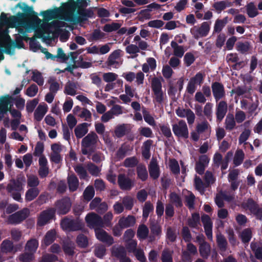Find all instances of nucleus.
Returning a JSON list of instances; mask_svg holds the SVG:
<instances>
[{
    "instance_id": "1",
    "label": "nucleus",
    "mask_w": 262,
    "mask_h": 262,
    "mask_svg": "<svg viewBox=\"0 0 262 262\" xmlns=\"http://www.w3.org/2000/svg\"><path fill=\"white\" fill-rule=\"evenodd\" d=\"M77 4L74 1H70L66 4L62 8L55 11H47L45 13V17L51 19L60 17L62 20H64L71 24L76 23V18L74 14L77 8Z\"/></svg>"
},
{
    "instance_id": "2",
    "label": "nucleus",
    "mask_w": 262,
    "mask_h": 262,
    "mask_svg": "<svg viewBox=\"0 0 262 262\" xmlns=\"http://www.w3.org/2000/svg\"><path fill=\"white\" fill-rule=\"evenodd\" d=\"M66 27L63 21L54 20L51 23H42L35 31V35L38 38L50 40L54 37L57 31V28Z\"/></svg>"
},
{
    "instance_id": "3",
    "label": "nucleus",
    "mask_w": 262,
    "mask_h": 262,
    "mask_svg": "<svg viewBox=\"0 0 262 262\" xmlns=\"http://www.w3.org/2000/svg\"><path fill=\"white\" fill-rule=\"evenodd\" d=\"M163 79L162 77H155L152 78L151 82V88L153 92L154 101L158 103H162L165 96V94L162 91V81Z\"/></svg>"
},
{
    "instance_id": "4",
    "label": "nucleus",
    "mask_w": 262,
    "mask_h": 262,
    "mask_svg": "<svg viewBox=\"0 0 262 262\" xmlns=\"http://www.w3.org/2000/svg\"><path fill=\"white\" fill-rule=\"evenodd\" d=\"M23 189V184L19 180H12L7 185V190L10 195L16 201L21 202L20 191Z\"/></svg>"
},
{
    "instance_id": "5",
    "label": "nucleus",
    "mask_w": 262,
    "mask_h": 262,
    "mask_svg": "<svg viewBox=\"0 0 262 262\" xmlns=\"http://www.w3.org/2000/svg\"><path fill=\"white\" fill-rule=\"evenodd\" d=\"M174 135L178 138L187 139L189 136V130L186 122L183 120H179L172 125Z\"/></svg>"
},
{
    "instance_id": "6",
    "label": "nucleus",
    "mask_w": 262,
    "mask_h": 262,
    "mask_svg": "<svg viewBox=\"0 0 262 262\" xmlns=\"http://www.w3.org/2000/svg\"><path fill=\"white\" fill-rule=\"evenodd\" d=\"M210 23L208 22L203 23L200 27L194 26L190 29V32L193 36L198 39L207 35L210 30Z\"/></svg>"
},
{
    "instance_id": "7",
    "label": "nucleus",
    "mask_w": 262,
    "mask_h": 262,
    "mask_svg": "<svg viewBox=\"0 0 262 262\" xmlns=\"http://www.w3.org/2000/svg\"><path fill=\"white\" fill-rule=\"evenodd\" d=\"M85 221L90 228L96 229L103 227L101 217L95 213H90L85 217Z\"/></svg>"
},
{
    "instance_id": "8",
    "label": "nucleus",
    "mask_w": 262,
    "mask_h": 262,
    "mask_svg": "<svg viewBox=\"0 0 262 262\" xmlns=\"http://www.w3.org/2000/svg\"><path fill=\"white\" fill-rule=\"evenodd\" d=\"M30 211L28 208H24L8 217V222L10 224H18L25 220L29 215Z\"/></svg>"
},
{
    "instance_id": "9",
    "label": "nucleus",
    "mask_w": 262,
    "mask_h": 262,
    "mask_svg": "<svg viewBox=\"0 0 262 262\" xmlns=\"http://www.w3.org/2000/svg\"><path fill=\"white\" fill-rule=\"evenodd\" d=\"M71 202L69 198H63L57 202L56 204V210L60 214L67 213L70 210Z\"/></svg>"
},
{
    "instance_id": "10",
    "label": "nucleus",
    "mask_w": 262,
    "mask_h": 262,
    "mask_svg": "<svg viewBox=\"0 0 262 262\" xmlns=\"http://www.w3.org/2000/svg\"><path fill=\"white\" fill-rule=\"evenodd\" d=\"M55 211L53 208H49L41 212L38 218L37 225L43 226L49 223L54 217Z\"/></svg>"
},
{
    "instance_id": "11",
    "label": "nucleus",
    "mask_w": 262,
    "mask_h": 262,
    "mask_svg": "<svg viewBox=\"0 0 262 262\" xmlns=\"http://www.w3.org/2000/svg\"><path fill=\"white\" fill-rule=\"evenodd\" d=\"M63 146L59 143H54L51 145V160L55 163H59L62 160L60 155L63 150Z\"/></svg>"
},
{
    "instance_id": "12",
    "label": "nucleus",
    "mask_w": 262,
    "mask_h": 262,
    "mask_svg": "<svg viewBox=\"0 0 262 262\" xmlns=\"http://www.w3.org/2000/svg\"><path fill=\"white\" fill-rule=\"evenodd\" d=\"M176 113L179 117H186L189 125H192L194 122L195 116L191 110L179 107L176 110Z\"/></svg>"
},
{
    "instance_id": "13",
    "label": "nucleus",
    "mask_w": 262,
    "mask_h": 262,
    "mask_svg": "<svg viewBox=\"0 0 262 262\" xmlns=\"http://www.w3.org/2000/svg\"><path fill=\"white\" fill-rule=\"evenodd\" d=\"M95 232L97 238L100 241L106 243L108 246L114 243L113 237L109 235L105 231L101 229L100 227L95 229Z\"/></svg>"
},
{
    "instance_id": "14",
    "label": "nucleus",
    "mask_w": 262,
    "mask_h": 262,
    "mask_svg": "<svg viewBox=\"0 0 262 262\" xmlns=\"http://www.w3.org/2000/svg\"><path fill=\"white\" fill-rule=\"evenodd\" d=\"M98 136L94 132L88 134L82 140L81 145L83 147L93 148L98 142Z\"/></svg>"
},
{
    "instance_id": "15",
    "label": "nucleus",
    "mask_w": 262,
    "mask_h": 262,
    "mask_svg": "<svg viewBox=\"0 0 262 262\" xmlns=\"http://www.w3.org/2000/svg\"><path fill=\"white\" fill-rule=\"evenodd\" d=\"M122 51L120 49L114 51L109 56L107 64L109 66L113 67L114 68H118L121 63L122 60L120 59V56Z\"/></svg>"
},
{
    "instance_id": "16",
    "label": "nucleus",
    "mask_w": 262,
    "mask_h": 262,
    "mask_svg": "<svg viewBox=\"0 0 262 262\" xmlns=\"http://www.w3.org/2000/svg\"><path fill=\"white\" fill-rule=\"evenodd\" d=\"M118 183L120 188L124 190H129L133 186V182L124 174H119L118 178Z\"/></svg>"
},
{
    "instance_id": "17",
    "label": "nucleus",
    "mask_w": 262,
    "mask_h": 262,
    "mask_svg": "<svg viewBox=\"0 0 262 262\" xmlns=\"http://www.w3.org/2000/svg\"><path fill=\"white\" fill-rule=\"evenodd\" d=\"M202 221L204 227L206 235L208 239L212 240V222H211L210 217L207 215H203L202 216Z\"/></svg>"
},
{
    "instance_id": "18",
    "label": "nucleus",
    "mask_w": 262,
    "mask_h": 262,
    "mask_svg": "<svg viewBox=\"0 0 262 262\" xmlns=\"http://www.w3.org/2000/svg\"><path fill=\"white\" fill-rule=\"evenodd\" d=\"M212 90L213 96L216 101L225 95L223 85L219 82H214L212 84Z\"/></svg>"
},
{
    "instance_id": "19",
    "label": "nucleus",
    "mask_w": 262,
    "mask_h": 262,
    "mask_svg": "<svg viewBox=\"0 0 262 262\" xmlns=\"http://www.w3.org/2000/svg\"><path fill=\"white\" fill-rule=\"evenodd\" d=\"M227 112V104L224 101H220L216 105V119L220 122L224 118Z\"/></svg>"
},
{
    "instance_id": "20",
    "label": "nucleus",
    "mask_w": 262,
    "mask_h": 262,
    "mask_svg": "<svg viewBox=\"0 0 262 262\" xmlns=\"http://www.w3.org/2000/svg\"><path fill=\"white\" fill-rule=\"evenodd\" d=\"M1 251L3 253H14L17 250L14 248L12 242L8 239H5L2 242L0 245Z\"/></svg>"
},
{
    "instance_id": "21",
    "label": "nucleus",
    "mask_w": 262,
    "mask_h": 262,
    "mask_svg": "<svg viewBox=\"0 0 262 262\" xmlns=\"http://www.w3.org/2000/svg\"><path fill=\"white\" fill-rule=\"evenodd\" d=\"M48 106L46 103H40L34 112V119L40 121L48 112Z\"/></svg>"
},
{
    "instance_id": "22",
    "label": "nucleus",
    "mask_w": 262,
    "mask_h": 262,
    "mask_svg": "<svg viewBox=\"0 0 262 262\" xmlns=\"http://www.w3.org/2000/svg\"><path fill=\"white\" fill-rule=\"evenodd\" d=\"M149 172L151 178L154 179H157L160 175V168L156 159L152 158L149 163Z\"/></svg>"
},
{
    "instance_id": "23",
    "label": "nucleus",
    "mask_w": 262,
    "mask_h": 262,
    "mask_svg": "<svg viewBox=\"0 0 262 262\" xmlns=\"http://www.w3.org/2000/svg\"><path fill=\"white\" fill-rule=\"evenodd\" d=\"M136 223V219L133 215L122 217L119 220V225L124 228L133 226Z\"/></svg>"
},
{
    "instance_id": "24",
    "label": "nucleus",
    "mask_w": 262,
    "mask_h": 262,
    "mask_svg": "<svg viewBox=\"0 0 262 262\" xmlns=\"http://www.w3.org/2000/svg\"><path fill=\"white\" fill-rule=\"evenodd\" d=\"M89 124L87 123H82L78 124L75 128L74 132L77 138H81L88 132V126Z\"/></svg>"
},
{
    "instance_id": "25",
    "label": "nucleus",
    "mask_w": 262,
    "mask_h": 262,
    "mask_svg": "<svg viewBox=\"0 0 262 262\" xmlns=\"http://www.w3.org/2000/svg\"><path fill=\"white\" fill-rule=\"evenodd\" d=\"M157 64L155 58L149 57L147 58L146 62L142 66V71L144 73H148L150 70L154 71L156 68Z\"/></svg>"
},
{
    "instance_id": "26",
    "label": "nucleus",
    "mask_w": 262,
    "mask_h": 262,
    "mask_svg": "<svg viewBox=\"0 0 262 262\" xmlns=\"http://www.w3.org/2000/svg\"><path fill=\"white\" fill-rule=\"evenodd\" d=\"M231 6V2L228 0H224L215 2L213 5V7L218 13H220L222 11Z\"/></svg>"
},
{
    "instance_id": "27",
    "label": "nucleus",
    "mask_w": 262,
    "mask_h": 262,
    "mask_svg": "<svg viewBox=\"0 0 262 262\" xmlns=\"http://www.w3.org/2000/svg\"><path fill=\"white\" fill-rule=\"evenodd\" d=\"M70 191H76L79 186V181L74 174L69 175L67 179Z\"/></svg>"
},
{
    "instance_id": "28",
    "label": "nucleus",
    "mask_w": 262,
    "mask_h": 262,
    "mask_svg": "<svg viewBox=\"0 0 262 262\" xmlns=\"http://www.w3.org/2000/svg\"><path fill=\"white\" fill-rule=\"evenodd\" d=\"M251 48V43L248 41H238L236 45L237 51L242 54L247 53Z\"/></svg>"
},
{
    "instance_id": "29",
    "label": "nucleus",
    "mask_w": 262,
    "mask_h": 262,
    "mask_svg": "<svg viewBox=\"0 0 262 262\" xmlns=\"http://www.w3.org/2000/svg\"><path fill=\"white\" fill-rule=\"evenodd\" d=\"M170 45L173 49L174 55L177 57L181 58L185 51L183 46L178 45V44L174 41H172Z\"/></svg>"
},
{
    "instance_id": "30",
    "label": "nucleus",
    "mask_w": 262,
    "mask_h": 262,
    "mask_svg": "<svg viewBox=\"0 0 262 262\" xmlns=\"http://www.w3.org/2000/svg\"><path fill=\"white\" fill-rule=\"evenodd\" d=\"M252 229L250 228L244 229L239 234V237L244 243H249L252 238Z\"/></svg>"
},
{
    "instance_id": "31",
    "label": "nucleus",
    "mask_w": 262,
    "mask_h": 262,
    "mask_svg": "<svg viewBox=\"0 0 262 262\" xmlns=\"http://www.w3.org/2000/svg\"><path fill=\"white\" fill-rule=\"evenodd\" d=\"M105 36L104 33L100 30H95L91 34L88 36V39L90 41H97L104 38Z\"/></svg>"
},
{
    "instance_id": "32",
    "label": "nucleus",
    "mask_w": 262,
    "mask_h": 262,
    "mask_svg": "<svg viewBox=\"0 0 262 262\" xmlns=\"http://www.w3.org/2000/svg\"><path fill=\"white\" fill-rule=\"evenodd\" d=\"M242 206L245 209L249 210L252 213L256 211V209L258 207L256 203L251 199H249L244 202L242 204Z\"/></svg>"
},
{
    "instance_id": "33",
    "label": "nucleus",
    "mask_w": 262,
    "mask_h": 262,
    "mask_svg": "<svg viewBox=\"0 0 262 262\" xmlns=\"http://www.w3.org/2000/svg\"><path fill=\"white\" fill-rule=\"evenodd\" d=\"M39 193V189L36 187L29 189L25 195V200L27 202H30L36 198Z\"/></svg>"
},
{
    "instance_id": "34",
    "label": "nucleus",
    "mask_w": 262,
    "mask_h": 262,
    "mask_svg": "<svg viewBox=\"0 0 262 262\" xmlns=\"http://www.w3.org/2000/svg\"><path fill=\"white\" fill-rule=\"evenodd\" d=\"M38 246V241L35 239H31L27 242L26 245L25 251L34 254L36 252Z\"/></svg>"
},
{
    "instance_id": "35",
    "label": "nucleus",
    "mask_w": 262,
    "mask_h": 262,
    "mask_svg": "<svg viewBox=\"0 0 262 262\" xmlns=\"http://www.w3.org/2000/svg\"><path fill=\"white\" fill-rule=\"evenodd\" d=\"M246 9L247 13L249 17H254L256 16L258 14V10L255 5L252 2L248 3L246 6Z\"/></svg>"
},
{
    "instance_id": "36",
    "label": "nucleus",
    "mask_w": 262,
    "mask_h": 262,
    "mask_svg": "<svg viewBox=\"0 0 262 262\" xmlns=\"http://www.w3.org/2000/svg\"><path fill=\"white\" fill-rule=\"evenodd\" d=\"M199 251L201 255L205 258H207L210 254V247L206 242H203L200 245Z\"/></svg>"
},
{
    "instance_id": "37",
    "label": "nucleus",
    "mask_w": 262,
    "mask_h": 262,
    "mask_svg": "<svg viewBox=\"0 0 262 262\" xmlns=\"http://www.w3.org/2000/svg\"><path fill=\"white\" fill-rule=\"evenodd\" d=\"M200 223V216L198 213H193L187 221L188 225L191 228H198Z\"/></svg>"
},
{
    "instance_id": "38",
    "label": "nucleus",
    "mask_w": 262,
    "mask_h": 262,
    "mask_svg": "<svg viewBox=\"0 0 262 262\" xmlns=\"http://www.w3.org/2000/svg\"><path fill=\"white\" fill-rule=\"evenodd\" d=\"M149 230L147 227L145 225H141L139 226L137 235L140 239H144L146 238L148 235Z\"/></svg>"
},
{
    "instance_id": "39",
    "label": "nucleus",
    "mask_w": 262,
    "mask_h": 262,
    "mask_svg": "<svg viewBox=\"0 0 262 262\" xmlns=\"http://www.w3.org/2000/svg\"><path fill=\"white\" fill-rule=\"evenodd\" d=\"M112 254L119 258V259L126 256V250L122 246L113 247L112 249Z\"/></svg>"
},
{
    "instance_id": "40",
    "label": "nucleus",
    "mask_w": 262,
    "mask_h": 262,
    "mask_svg": "<svg viewBox=\"0 0 262 262\" xmlns=\"http://www.w3.org/2000/svg\"><path fill=\"white\" fill-rule=\"evenodd\" d=\"M138 48L137 45L130 44L126 47L125 51L131 55L132 58H134L137 57L138 55V54L140 52Z\"/></svg>"
},
{
    "instance_id": "41",
    "label": "nucleus",
    "mask_w": 262,
    "mask_h": 262,
    "mask_svg": "<svg viewBox=\"0 0 262 262\" xmlns=\"http://www.w3.org/2000/svg\"><path fill=\"white\" fill-rule=\"evenodd\" d=\"M128 125L127 124H121L118 125L115 130V134L118 138L123 137L128 130Z\"/></svg>"
},
{
    "instance_id": "42",
    "label": "nucleus",
    "mask_w": 262,
    "mask_h": 262,
    "mask_svg": "<svg viewBox=\"0 0 262 262\" xmlns=\"http://www.w3.org/2000/svg\"><path fill=\"white\" fill-rule=\"evenodd\" d=\"M77 84L75 83L68 82L64 88V93L69 95L74 96L76 94Z\"/></svg>"
},
{
    "instance_id": "43",
    "label": "nucleus",
    "mask_w": 262,
    "mask_h": 262,
    "mask_svg": "<svg viewBox=\"0 0 262 262\" xmlns=\"http://www.w3.org/2000/svg\"><path fill=\"white\" fill-rule=\"evenodd\" d=\"M56 232L54 230L49 231L46 234L43 239V244L46 246L50 245L55 238Z\"/></svg>"
},
{
    "instance_id": "44",
    "label": "nucleus",
    "mask_w": 262,
    "mask_h": 262,
    "mask_svg": "<svg viewBox=\"0 0 262 262\" xmlns=\"http://www.w3.org/2000/svg\"><path fill=\"white\" fill-rule=\"evenodd\" d=\"M245 157V154L242 149H238L236 151L233 163L236 166H238L243 162Z\"/></svg>"
},
{
    "instance_id": "45",
    "label": "nucleus",
    "mask_w": 262,
    "mask_h": 262,
    "mask_svg": "<svg viewBox=\"0 0 262 262\" xmlns=\"http://www.w3.org/2000/svg\"><path fill=\"white\" fill-rule=\"evenodd\" d=\"M225 128L228 130L233 129L235 125V121L233 115H228L226 118L225 122Z\"/></svg>"
},
{
    "instance_id": "46",
    "label": "nucleus",
    "mask_w": 262,
    "mask_h": 262,
    "mask_svg": "<svg viewBox=\"0 0 262 262\" xmlns=\"http://www.w3.org/2000/svg\"><path fill=\"white\" fill-rule=\"evenodd\" d=\"M48 83L50 84L49 90L50 92L56 94L60 89L59 83L53 77H50L49 79Z\"/></svg>"
},
{
    "instance_id": "47",
    "label": "nucleus",
    "mask_w": 262,
    "mask_h": 262,
    "mask_svg": "<svg viewBox=\"0 0 262 262\" xmlns=\"http://www.w3.org/2000/svg\"><path fill=\"white\" fill-rule=\"evenodd\" d=\"M173 252L167 249H164L161 254L162 262H173Z\"/></svg>"
},
{
    "instance_id": "48",
    "label": "nucleus",
    "mask_w": 262,
    "mask_h": 262,
    "mask_svg": "<svg viewBox=\"0 0 262 262\" xmlns=\"http://www.w3.org/2000/svg\"><path fill=\"white\" fill-rule=\"evenodd\" d=\"M169 166L173 174L178 175L180 173V166L178 161L176 159H172L169 160Z\"/></svg>"
},
{
    "instance_id": "49",
    "label": "nucleus",
    "mask_w": 262,
    "mask_h": 262,
    "mask_svg": "<svg viewBox=\"0 0 262 262\" xmlns=\"http://www.w3.org/2000/svg\"><path fill=\"white\" fill-rule=\"evenodd\" d=\"M74 170L81 179H85L87 178L86 170L82 165H77L74 167Z\"/></svg>"
},
{
    "instance_id": "50",
    "label": "nucleus",
    "mask_w": 262,
    "mask_h": 262,
    "mask_svg": "<svg viewBox=\"0 0 262 262\" xmlns=\"http://www.w3.org/2000/svg\"><path fill=\"white\" fill-rule=\"evenodd\" d=\"M216 241L220 249L222 251H225L227 246V242L225 237L221 234H217Z\"/></svg>"
},
{
    "instance_id": "51",
    "label": "nucleus",
    "mask_w": 262,
    "mask_h": 262,
    "mask_svg": "<svg viewBox=\"0 0 262 262\" xmlns=\"http://www.w3.org/2000/svg\"><path fill=\"white\" fill-rule=\"evenodd\" d=\"M121 26V24L118 23H113L105 25L103 27V30L106 32H111L118 30Z\"/></svg>"
},
{
    "instance_id": "52",
    "label": "nucleus",
    "mask_w": 262,
    "mask_h": 262,
    "mask_svg": "<svg viewBox=\"0 0 262 262\" xmlns=\"http://www.w3.org/2000/svg\"><path fill=\"white\" fill-rule=\"evenodd\" d=\"M186 205L189 209H192L194 207V201L195 196L191 192L187 191L185 194Z\"/></svg>"
},
{
    "instance_id": "53",
    "label": "nucleus",
    "mask_w": 262,
    "mask_h": 262,
    "mask_svg": "<svg viewBox=\"0 0 262 262\" xmlns=\"http://www.w3.org/2000/svg\"><path fill=\"white\" fill-rule=\"evenodd\" d=\"M137 173L138 177L142 181H145L147 178L148 173L145 166L139 165L137 167Z\"/></svg>"
},
{
    "instance_id": "54",
    "label": "nucleus",
    "mask_w": 262,
    "mask_h": 262,
    "mask_svg": "<svg viewBox=\"0 0 262 262\" xmlns=\"http://www.w3.org/2000/svg\"><path fill=\"white\" fill-rule=\"evenodd\" d=\"M95 191L92 186H88L83 192V198L87 201H90L94 196Z\"/></svg>"
},
{
    "instance_id": "55",
    "label": "nucleus",
    "mask_w": 262,
    "mask_h": 262,
    "mask_svg": "<svg viewBox=\"0 0 262 262\" xmlns=\"http://www.w3.org/2000/svg\"><path fill=\"white\" fill-rule=\"evenodd\" d=\"M134 204V199L130 196H125L122 199V204L124 207L127 210H131Z\"/></svg>"
},
{
    "instance_id": "56",
    "label": "nucleus",
    "mask_w": 262,
    "mask_h": 262,
    "mask_svg": "<svg viewBox=\"0 0 262 262\" xmlns=\"http://www.w3.org/2000/svg\"><path fill=\"white\" fill-rule=\"evenodd\" d=\"M118 77V75L113 72L105 73L103 74L102 77L103 80L107 83H111L115 81Z\"/></svg>"
},
{
    "instance_id": "57",
    "label": "nucleus",
    "mask_w": 262,
    "mask_h": 262,
    "mask_svg": "<svg viewBox=\"0 0 262 262\" xmlns=\"http://www.w3.org/2000/svg\"><path fill=\"white\" fill-rule=\"evenodd\" d=\"M106 249L104 246L102 245H97L95 246V255L99 257L102 258L105 254Z\"/></svg>"
},
{
    "instance_id": "58",
    "label": "nucleus",
    "mask_w": 262,
    "mask_h": 262,
    "mask_svg": "<svg viewBox=\"0 0 262 262\" xmlns=\"http://www.w3.org/2000/svg\"><path fill=\"white\" fill-rule=\"evenodd\" d=\"M194 185L196 190H198L201 193H204L205 185L204 184L202 180L197 176H195L194 179Z\"/></svg>"
},
{
    "instance_id": "59",
    "label": "nucleus",
    "mask_w": 262,
    "mask_h": 262,
    "mask_svg": "<svg viewBox=\"0 0 262 262\" xmlns=\"http://www.w3.org/2000/svg\"><path fill=\"white\" fill-rule=\"evenodd\" d=\"M227 23V17L223 19H217L215 23L214 31L215 32H220Z\"/></svg>"
},
{
    "instance_id": "60",
    "label": "nucleus",
    "mask_w": 262,
    "mask_h": 262,
    "mask_svg": "<svg viewBox=\"0 0 262 262\" xmlns=\"http://www.w3.org/2000/svg\"><path fill=\"white\" fill-rule=\"evenodd\" d=\"M212 108L213 104L210 102L207 103L204 107V114L210 121L212 117Z\"/></svg>"
},
{
    "instance_id": "61",
    "label": "nucleus",
    "mask_w": 262,
    "mask_h": 262,
    "mask_svg": "<svg viewBox=\"0 0 262 262\" xmlns=\"http://www.w3.org/2000/svg\"><path fill=\"white\" fill-rule=\"evenodd\" d=\"M251 134V130L249 129H245L241 134L238 138L239 144H246V141L248 139Z\"/></svg>"
},
{
    "instance_id": "62",
    "label": "nucleus",
    "mask_w": 262,
    "mask_h": 262,
    "mask_svg": "<svg viewBox=\"0 0 262 262\" xmlns=\"http://www.w3.org/2000/svg\"><path fill=\"white\" fill-rule=\"evenodd\" d=\"M87 168L92 175L94 176H98L99 175L100 168L94 164L92 163L88 164Z\"/></svg>"
},
{
    "instance_id": "63",
    "label": "nucleus",
    "mask_w": 262,
    "mask_h": 262,
    "mask_svg": "<svg viewBox=\"0 0 262 262\" xmlns=\"http://www.w3.org/2000/svg\"><path fill=\"white\" fill-rule=\"evenodd\" d=\"M33 258L34 254L28 251H26L25 253L19 256V260L23 262H30Z\"/></svg>"
},
{
    "instance_id": "64",
    "label": "nucleus",
    "mask_w": 262,
    "mask_h": 262,
    "mask_svg": "<svg viewBox=\"0 0 262 262\" xmlns=\"http://www.w3.org/2000/svg\"><path fill=\"white\" fill-rule=\"evenodd\" d=\"M39 181L38 178L34 175L28 176L27 184L28 186L31 187H36L38 185Z\"/></svg>"
}]
</instances>
